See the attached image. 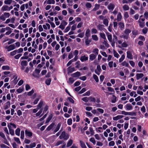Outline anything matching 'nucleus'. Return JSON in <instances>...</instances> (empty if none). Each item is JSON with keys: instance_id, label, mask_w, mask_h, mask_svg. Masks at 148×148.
<instances>
[{"instance_id": "obj_1", "label": "nucleus", "mask_w": 148, "mask_h": 148, "mask_svg": "<svg viewBox=\"0 0 148 148\" xmlns=\"http://www.w3.org/2000/svg\"><path fill=\"white\" fill-rule=\"evenodd\" d=\"M69 135L67 134H66L65 131L62 132L61 135L60 136L59 138L60 139L64 138V140H67L69 138Z\"/></svg>"}, {"instance_id": "obj_2", "label": "nucleus", "mask_w": 148, "mask_h": 148, "mask_svg": "<svg viewBox=\"0 0 148 148\" xmlns=\"http://www.w3.org/2000/svg\"><path fill=\"white\" fill-rule=\"evenodd\" d=\"M5 49H7V51H8L14 49L15 48V46L14 45H11L8 46H6L5 47Z\"/></svg>"}, {"instance_id": "obj_3", "label": "nucleus", "mask_w": 148, "mask_h": 148, "mask_svg": "<svg viewBox=\"0 0 148 148\" xmlns=\"http://www.w3.org/2000/svg\"><path fill=\"white\" fill-rule=\"evenodd\" d=\"M25 132L26 136L31 137L32 136V133L29 130H25Z\"/></svg>"}, {"instance_id": "obj_4", "label": "nucleus", "mask_w": 148, "mask_h": 148, "mask_svg": "<svg viewBox=\"0 0 148 148\" xmlns=\"http://www.w3.org/2000/svg\"><path fill=\"white\" fill-rule=\"evenodd\" d=\"M8 126L9 130L10 133L12 136H14V130L12 129V127L10 125L8 124Z\"/></svg>"}, {"instance_id": "obj_5", "label": "nucleus", "mask_w": 148, "mask_h": 148, "mask_svg": "<svg viewBox=\"0 0 148 148\" xmlns=\"http://www.w3.org/2000/svg\"><path fill=\"white\" fill-rule=\"evenodd\" d=\"M97 56L93 53L90 54L89 56V60L90 61H92L94 60L96 58Z\"/></svg>"}, {"instance_id": "obj_6", "label": "nucleus", "mask_w": 148, "mask_h": 148, "mask_svg": "<svg viewBox=\"0 0 148 148\" xmlns=\"http://www.w3.org/2000/svg\"><path fill=\"white\" fill-rule=\"evenodd\" d=\"M124 117L123 115H118L114 117H113V120L114 121H117L118 119H121Z\"/></svg>"}, {"instance_id": "obj_7", "label": "nucleus", "mask_w": 148, "mask_h": 148, "mask_svg": "<svg viewBox=\"0 0 148 148\" xmlns=\"http://www.w3.org/2000/svg\"><path fill=\"white\" fill-rule=\"evenodd\" d=\"M80 75V73L79 72H77L71 75V76L74 77H78Z\"/></svg>"}, {"instance_id": "obj_8", "label": "nucleus", "mask_w": 148, "mask_h": 148, "mask_svg": "<svg viewBox=\"0 0 148 148\" xmlns=\"http://www.w3.org/2000/svg\"><path fill=\"white\" fill-rule=\"evenodd\" d=\"M127 57L128 58L130 59H133V57L131 52L129 51H127Z\"/></svg>"}, {"instance_id": "obj_9", "label": "nucleus", "mask_w": 148, "mask_h": 148, "mask_svg": "<svg viewBox=\"0 0 148 148\" xmlns=\"http://www.w3.org/2000/svg\"><path fill=\"white\" fill-rule=\"evenodd\" d=\"M75 70V69L74 67L71 68L70 67H69L67 69L68 73H71L74 71Z\"/></svg>"}, {"instance_id": "obj_10", "label": "nucleus", "mask_w": 148, "mask_h": 148, "mask_svg": "<svg viewBox=\"0 0 148 148\" xmlns=\"http://www.w3.org/2000/svg\"><path fill=\"white\" fill-rule=\"evenodd\" d=\"M90 30L89 29H87L85 34L86 37L85 38H88L90 36Z\"/></svg>"}, {"instance_id": "obj_11", "label": "nucleus", "mask_w": 148, "mask_h": 148, "mask_svg": "<svg viewBox=\"0 0 148 148\" xmlns=\"http://www.w3.org/2000/svg\"><path fill=\"white\" fill-rule=\"evenodd\" d=\"M144 75L143 73H137L136 75V79L138 80L144 76Z\"/></svg>"}, {"instance_id": "obj_12", "label": "nucleus", "mask_w": 148, "mask_h": 148, "mask_svg": "<svg viewBox=\"0 0 148 148\" xmlns=\"http://www.w3.org/2000/svg\"><path fill=\"white\" fill-rule=\"evenodd\" d=\"M125 108L127 110H130L132 108V106L130 104H127L125 106Z\"/></svg>"}, {"instance_id": "obj_13", "label": "nucleus", "mask_w": 148, "mask_h": 148, "mask_svg": "<svg viewBox=\"0 0 148 148\" xmlns=\"http://www.w3.org/2000/svg\"><path fill=\"white\" fill-rule=\"evenodd\" d=\"M88 57H86L85 56H81L80 58V60L82 62H83L84 61H86L88 60Z\"/></svg>"}, {"instance_id": "obj_14", "label": "nucleus", "mask_w": 148, "mask_h": 148, "mask_svg": "<svg viewBox=\"0 0 148 148\" xmlns=\"http://www.w3.org/2000/svg\"><path fill=\"white\" fill-rule=\"evenodd\" d=\"M131 32V30L129 29H126L124 31V33L125 35H127L129 37V34Z\"/></svg>"}, {"instance_id": "obj_15", "label": "nucleus", "mask_w": 148, "mask_h": 148, "mask_svg": "<svg viewBox=\"0 0 148 148\" xmlns=\"http://www.w3.org/2000/svg\"><path fill=\"white\" fill-rule=\"evenodd\" d=\"M114 7V5L113 4H110L108 6V8L110 10H113Z\"/></svg>"}, {"instance_id": "obj_16", "label": "nucleus", "mask_w": 148, "mask_h": 148, "mask_svg": "<svg viewBox=\"0 0 148 148\" xmlns=\"http://www.w3.org/2000/svg\"><path fill=\"white\" fill-rule=\"evenodd\" d=\"M27 62L26 60H23L21 63V66H26L27 65Z\"/></svg>"}, {"instance_id": "obj_17", "label": "nucleus", "mask_w": 148, "mask_h": 148, "mask_svg": "<svg viewBox=\"0 0 148 148\" xmlns=\"http://www.w3.org/2000/svg\"><path fill=\"white\" fill-rule=\"evenodd\" d=\"M61 124L60 123H59L57 125L56 128H55V129L54 130V132H56L58 131L59 130L61 126Z\"/></svg>"}, {"instance_id": "obj_18", "label": "nucleus", "mask_w": 148, "mask_h": 148, "mask_svg": "<svg viewBox=\"0 0 148 148\" xmlns=\"http://www.w3.org/2000/svg\"><path fill=\"white\" fill-rule=\"evenodd\" d=\"M99 50L97 48L94 49L92 51V52L94 53L95 55L97 56L98 54Z\"/></svg>"}, {"instance_id": "obj_19", "label": "nucleus", "mask_w": 148, "mask_h": 148, "mask_svg": "<svg viewBox=\"0 0 148 148\" xmlns=\"http://www.w3.org/2000/svg\"><path fill=\"white\" fill-rule=\"evenodd\" d=\"M41 96L39 95L38 96L37 98H36L34 102V104H37L38 101H39V99L41 98Z\"/></svg>"}, {"instance_id": "obj_20", "label": "nucleus", "mask_w": 148, "mask_h": 148, "mask_svg": "<svg viewBox=\"0 0 148 148\" xmlns=\"http://www.w3.org/2000/svg\"><path fill=\"white\" fill-rule=\"evenodd\" d=\"M122 16L121 13L119 12L117 16V19L118 21H121L122 18Z\"/></svg>"}, {"instance_id": "obj_21", "label": "nucleus", "mask_w": 148, "mask_h": 148, "mask_svg": "<svg viewBox=\"0 0 148 148\" xmlns=\"http://www.w3.org/2000/svg\"><path fill=\"white\" fill-rule=\"evenodd\" d=\"M8 10V7L7 5H4L1 8V10L3 11H6Z\"/></svg>"}, {"instance_id": "obj_22", "label": "nucleus", "mask_w": 148, "mask_h": 148, "mask_svg": "<svg viewBox=\"0 0 148 148\" xmlns=\"http://www.w3.org/2000/svg\"><path fill=\"white\" fill-rule=\"evenodd\" d=\"M80 146L82 148H87L85 143L82 141H80Z\"/></svg>"}, {"instance_id": "obj_23", "label": "nucleus", "mask_w": 148, "mask_h": 148, "mask_svg": "<svg viewBox=\"0 0 148 148\" xmlns=\"http://www.w3.org/2000/svg\"><path fill=\"white\" fill-rule=\"evenodd\" d=\"M20 129L19 128H17L15 130V134L17 136H19L20 134Z\"/></svg>"}, {"instance_id": "obj_24", "label": "nucleus", "mask_w": 148, "mask_h": 148, "mask_svg": "<svg viewBox=\"0 0 148 148\" xmlns=\"http://www.w3.org/2000/svg\"><path fill=\"white\" fill-rule=\"evenodd\" d=\"M73 143V140L71 139H70L67 143V147H69Z\"/></svg>"}, {"instance_id": "obj_25", "label": "nucleus", "mask_w": 148, "mask_h": 148, "mask_svg": "<svg viewBox=\"0 0 148 148\" xmlns=\"http://www.w3.org/2000/svg\"><path fill=\"white\" fill-rule=\"evenodd\" d=\"M123 8L124 10L127 11L129 9V6L127 5H125L123 6Z\"/></svg>"}, {"instance_id": "obj_26", "label": "nucleus", "mask_w": 148, "mask_h": 148, "mask_svg": "<svg viewBox=\"0 0 148 148\" xmlns=\"http://www.w3.org/2000/svg\"><path fill=\"white\" fill-rule=\"evenodd\" d=\"M100 5L99 4H96L95 7L92 9L93 11H96L98 10L99 8Z\"/></svg>"}, {"instance_id": "obj_27", "label": "nucleus", "mask_w": 148, "mask_h": 148, "mask_svg": "<svg viewBox=\"0 0 148 148\" xmlns=\"http://www.w3.org/2000/svg\"><path fill=\"white\" fill-rule=\"evenodd\" d=\"M51 81V79L50 78H48L45 81L46 84L48 85L50 84Z\"/></svg>"}, {"instance_id": "obj_28", "label": "nucleus", "mask_w": 148, "mask_h": 148, "mask_svg": "<svg viewBox=\"0 0 148 148\" xmlns=\"http://www.w3.org/2000/svg\"><path fill=\"white\" fill-rule=\"evenodd\" d=\"M53 117V115L51 114L50 115L48 118L47 119L46 123H48L49 121H50V120L51 119L52 117Z\"/></svg>"}, {"instance_id": "obj_29", "label": "nucleus", "mask_w": 148, "mask_h": 148, "mask_svg": "<svg viewBox=\"0 0 148 148\" xmlns=\"http://www.w3.org/2000/svg\"><path fill=\"white\" fill-rule=\"evenodd\" d=\"M103 26V25H99L98 26V28L100 30H103L104 29Z\"/></svg>"}, {"instance_id": "obj_30", "label": "nucleus", "mask_w": 148, "mask_h": 148, "mask_svg": "<svg viewBox=\"0 0 148 148\" xmlns=\"http://www.w3.org/2000/svg\"><path fill=\"white\" fill-rule=\"evenodd\" d=\"M103 23L106 26H108V21L107 19H105L103 21Z\"/></svg>"}, {"instance_id": "obj_31", "label": "nucleus", "mask_w": 148, "mask_h": 148, "mask_svg": "<svg viewBox=\"0 0 148 148\" xmlns=\"http://www.w3.org/2000/svg\"><path fill=\"white\" fill-rule=\"evenodd\" d=\"M12 0H6L4 2L5 4H10L12 2Z\"/></svg>"}, {"instance_id": "obj_32", "label": "nucleus", "mask_w": 148, "mask_h": 148, "mask_svg": "<svg viewBox=\"0 0 148 148\" xmlns=\"http://www.w3.org/2000/svg\"><path fill=\"white\" fill-rule=\"evenodd\" d=\"M63 142L64 141H63L58 140L56 143L55 145L56 146H58L59 145L62 144Z\"/></svg>"}, {"instance_id": "obj_33", "label": "nucleus", "mask_w": 148, "mask_h": 148, "mask_svg": "<svg viewBox=\"0 0 148 148\" xmlns=\"http://www.w3.org/2000/svg\"><path fill=\"white\" fill-rule=\"evenodd\" d=\"M93 77L97 82H98L99 79H98V77L96 75L94 74L93 75Z\"/></svg>"}, {"instance_id": "obj_34", "label": "nucleus", "mask_w": 148, "mask_h": 148, "mask_svg": "<svg viewBox=\"0 0 148 148\" xmlns=\"http://www.w3.org/2000/svg\"><path fill=\"white\" fill-rule=\"evenodd\" d=\"M43 104V102L42 101H41L37 106V108L38 109H39V108H40L42 107Z\"/></svg>"}, {"instance_id": "obj_35", "label": "nucleus", "mask_w": 148, "mask_h": 148, "mask_svg": "<svg viewBox=\"0 0 148 148\" xmlns=\"http://www.w3.org/2000/svg\"><path fill=\"white\" fill-rule=\"evenodd\" d=\"M54 125V124L53 123L51 124L47 128V130H49L51 129L53 127Z\"/></svg>"}, {"instance_id": "obj_36", "label": "nucleus", "mask_w": 148, "mask_h": 148, "mask_svg": "<svg viewBox=\"0 0 148 148\" xmlns=\"http://www.w3.org/2000/svg\"><path fill=\"white\" fill-rule=\"evenodd\" d=\"M108 38L109 40V41L110 42H112V36L111 34H108Z\"/></svg>"}, {"instance_id": "obj_37", "label": "nucleus", "mask_w": 148, "mask_h": 148, "mask_svg": "<svg viewBox=\"0 0 148 148\" xmlns=\"http://www.w3.org/2000/svg\"><path fill=\"white\" fill-rule=\"evenodd\" d=\"M55 3L54 0H48L47 1V3L48 4H54Z\"/></svg>"}, {"instance_id": "obj_38", "label": "nucleus", "mask_w": 148, "mask_h": 148, "mask_svg": "<svg viewBox=\"0 0 148 148\" xmlns=\"http://www.w3.org/2000/svg\"><path fill=\"white\" fill-rule=\"evenodd\" d=\"M24 137V131H21V138L23 139Z\"/></svg>"}, {"instance_id": "obj_39", "label": "nucleus", "mask_w": 148, "mask_h": 148, "mask_svg": "<svg viewBox=\"0 0 148 148\" xmlns=\"http://www.w3.org/2000/svg\"><path fill=\"white\" fill-rule=\"evenodd\" d=\"M138 22L139 23V26L141 27H143L144 26V23L138 20Z\"/></svg>"}, {"instance_id": "obj_40", "label": "nucleus", "mask_w": 148, "mask_h": 148, "mask_svg": "<svg viewBox=\"0 0 148 148\" xmlns=\"http://www.w3.org/2000/svg\"><path fill=\"white\" fill-rule=\"evenodd\" d=\"M113 54L114 56L117 58H118L119 57V55L117 53V52L115 50H113Z\"/></svg>"}, {"instance_id": "obj_41", "label": "nucleus", "mask_w": 148, "mask_h": 148, "mask_svg": "<svg viewBox=\"0 0 148 148\" xmlns=\"http://www.w3.org/2000/svg\"><path fill=\"white\" fill-rule=\"evenodd\" d=\"M122 65L123 66H126L128 67L129 66V64L128 63H127L125 61H124L123 62L122 64Z\"/></svg>"}, {"instance_id": "obj_42", "label": "nucleus", "mask_w": 148, "mask_h": 148, "mask_svg": "<svg viewBox=\"0 0 148 148\" xmlns=\"http://www.w3.org/2000/svg\"><path fill=\"white\" fill-rule=\"evenodd\" d=\"M82 100L84 101L87 102L89 101V97H85L82 98Z\"/></svg>"}, {"instance_id": "obj_43", "label": "nucleus", "mask_w": 148, "mask_h": 148, "mask_svg": "<svg viewBox=\"0 0 148 148\" xmlns=\"http://www.w3.org/2000/svg\"><path fill=\"white\" fill-rule=\"evenodd\" d=\"M101 37L104 39H106L105 34L104 33H101L100 34Z\"/></svg>"}, {"instance_id": "obj_44", "label": "nucleus", "mask_w": 148, "mask_h": 148, "mask_svg": "<svg viewBox=\"0 0 148 148\" xmlns=\"http://www.w3.org/2000/svg\"><path fill=\"white\" fill-rule=\"evenodd\" d=\"M2 69L3 70H8L10 69V68L9 66H4L2 67Z\"/></svg>"}, {"instance_id": "obj_45", "label": "nucleus", "mask_w": 148, "mask_h": 148, "mask_svg": "<svg viewBox=\"0 0 148 148\" xmlns=\"http://www.w3.org/2000/svg\"><path fill=\"white\" fill-rule=\"evenodd\" d=\"M89 100H90L91 101L95 102V99L94 97H89Z\"/></svg>"}, {"instance_id": "obj_46", "label": "nucleus", "mask_w": 148, "mask_h": 148, "mask_svg": "<svg viewBox=\"0 0 148 148\" xmlns=\"http://www.w3.org/2000/svg\"><path fill=\"white\" fill-rule=\"evenodd\" d=\"M120 37L121 38H123L126 39H127L128 38L127 35H125V34L120 36Z\"/></svg>"}, {"instance_id": "obj_47", "label": "nucleus", "mask_w": 148, "mask_h": 148, "mask_svg": "<svg viewBox=\"0 0 148 148\" xmlns=\"http://www.w3.org/2000/svg\"><path fill=\"white\" fill-rule=\"evenodd\" d=\"M14 140L17 142L18 143L21 144V142L20 141L19 139L18 138L14 137Z\"/></svg>"}, {"instance_id": "obj_48", "label": "nucleus", "mask_w": 148, "mask_h": 148, "mask_svg": "<svg viewBox=\"0 0 148 148\" xmlns=\"http://www.w3.org/2000/svg\"><path fill=\"white\" fill-rule=\"evenodd\" d=\"M125 58V56L124 55H123L121 57V58L119 60V62H121Z\"/></svg>"}, {"instance_id": "obj_49", "label": "nucleus", "mask_w": 148, "mask_h": 148, "mask_svg": "<svg viewBox=\"0 0 148 148\" xmlns=\"http://www.w3.org/2000/svg\"><path fill=\"white\" fill-rule=\"evenodd\" d=\"M17 53V50H15L10 53V55L11 56H14Z\"/></svg>"}, {"instance_id": "obj_50", "label": "nucleus", "mask_w": 148, "mask_h": 148, "mask_svg": "<svg viewBox=\"0 0 148 148\" xmlns=\"http://www.w3.org/2000/svg\"><path fill=\"white\" fill-rule=\"evenodd\" d=\"M0 136L4 139H6V137L4 134L2 132H0Z\"/></svg>"}, {"instance_id": "obj_51", "label": "nucleus", "mask_w": 148, "mask_h": 148, "mask_svg": "<svg viewBox=\"0 0 148 148\" xmlns=\"http://www.w3.org/2000/svg\"><path fill=\"white\" fill-rule=\"evenodd\" d=\"M129 115L130 116H136V113L135 112H129Z\"/></svg>"}, {"instance_id": "obj_52", "label": "nucleus", "mask_w": 148, "mask_h": 148, "mask_svg": "<svg viewBox=\"0 0 148 148\" xmlns=\"http://www.w3.org/2000/svg\"><path fill=\"white\" fill-rule=\"evenodd\" d=\"M129 16V15L127 12H125L124 14V17L125 18H127Z\"/></svg>"}, {"instance_id": "obj_53", "label": "nucleus", "mask_w": 148, "mask_h": 148, "mask_svg": "<svg viewBox=\"0 0 148 148\" xmlns=\"http://www.w3.org/2000/svg\"><path fill=\"white\" fill-rule=\"evenodd\" d=\"M80 62L79 61H78L76 62L75 64L76 65V66H75V67L76 68H78L79 67V65H80Z\"/></svg>"}, {"instance_id": "obj_54", "label": "nucleus", "mask_w": 148, "mask_h": 148, "mask_svg": "<svg viewBox=\"0 0 148 148\" xmlns=\"http://www.w3.org/2000/svg\"><path fill=\"white\" fill-rule=\"evenodd\" d=\"M92 38L94 40H98V37L96 35H92Z\"/></svg>"}, {"instance_id": "obj_55", "label": "nucleus", "mask_w": 148, "mask_h": 148, "mask_svg": "<svg viewBox=\"0 0 148 148\" xmlns=\"http://www.w3.org/2000/svg\"><path fill=\"white\" fill-rule=\"evenodd\" d=\"M99 72H100L101 71V67L99 65H98L97 66V70Z\"/></svg>"}, {"instance_id": "obj_56", "label": "nucleus", "mask_w": 148, "mask_h": 148, "mask_svg": "<svg viewBox=\"0 0 148 148\" xmlns=\"http://www.w3.org/2000/svg\"><path fill=\"white\" fill-rule=\"evenodd\" d=\"M86 8H90L91 7V4L89 3H87L86 5Z\"/></svg>"}, {"instance_id": "obj_57", "label": "nucleus", "mask_w": 148, "mask_h": 148, "mask_svg": "<svg viewBox=\"0 0 148 148\" xmlns=\"http://www.w3.org/2000/svg\"><path fill=\"white\" fill-rule=\"evenodd\" d=\"M22 56V54H17L16 55L14 56V57L15 59H18L20 57Z\"/></svg>"}, {"instance_id": "obj_58", "label": "nucleus", "mask_w": 148, "mask_h": 148, "mask_svg": "<svg viewBox=\"0 0 148 148\" xmlns=\"http://www.w3.org/2000/svg\"><path fill=\"white\" fill-rule=\"evenodd\" d=\"M67 123L69 125H70L72 124V120L71 119H69L67 121Z\"/></svg>"}, {"instance_id": "obj_59", "label": "nucleus", "mask_w": 148, "mask_h": 148, "mask_svg": "<svg viewBox=\"0 0 148 148\" xmlns=\"http://www.w3.org/2000/svg\"><path fill=\"white\" fill-rule=\"evenodd\" d=\"M0 147L1 148H10L8 146L6 145H5L4 144H1L0 145Z\"/></svg>"}, {"instance_id": "obj_60", "label": "nucleus", "mask_w": 148, "mask_h": 148, "mask_svg": "<svg viewBox=\"0 0 148 148\" xmlns=\"http://www.w3.org/2000/svg\"><path fill=\"white\" fill-rule=\"evenodd\" d=\"M61 24L65 27V25L67 24V23L65 21L63 20L62 21Z\"/></svg>"}, {"instance_id": "obj_61", "label": "nucleus", "mask_w": 148, "mask_h": 148, "mask_svg": "<svg viewBox=\"0 0 148 148\" xmlns=\"http://www.w3.org/2000/svg\"><path fill=\"white\" fill-rule=\"evenodd\" d=\"M90 141L93 143L94 144H95L96 143L95 140L94 138H91L90 139Z\"/></svg>"}, {"instance_id": "obj_62", "label": "nucleus", "mask_w": 148, "mask_h": 148, "mask_svg": "<svg viewBox=\"0 0 148 148\" xmlns=\"http://www.w3.org/2000/svg\"><path fill=\"white\" fill-rule=\"evenodd\" d=\"M119 27L121 28H123L124 27V25L123 23H120L119 24Z\"/></svg>"}, {"instance_id": "obj_63", "label": "nucleus", "mask_w": 148, "mask_h": 148, "mask_svg": "<svg viewBox=\"0 0 148 148\" xmlns=\"http://www.w3.org/2000/svg\"><path fill=\"white\" fill-rule=\"evenodd\" d=\"M121 46L123 47H126L128 46V45L125 42H124L122 44Z\"/></svg>"}, {"instance_id": "obj_64", "label": "nucleus", "mask_w": 148, "mask_h": 148, "mask_svg": "<svg viewBox=\"0 0 148 148\" xmlns=\"http://www.w3.org/2000/svg\"><path fill=\"white\" fill-rule=\"evenodd\" d=\"M144 15L146 19L148 18V12H147L146 11Z\"/></svg>"}]
</instances>
